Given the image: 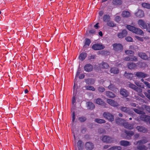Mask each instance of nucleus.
I'll list each match as a JSON object with an SVG mask.
<instances>
[{
	"label": "nucleus",
	"instance_id": "f257e3e1",
	"mask_svg": "<svg viewBox=\"0 0 150 150\" xmlns=\"http://www.w3.org/2000/svg\"><path fill=\"white\" fill-rule=\"evenodd\" d=\"M127 28L129 31L139 35H142L143 34V31L140 29L136 28L134 26L130 25H127Z\"/></svg>",
	"mask_w": 150,
	"mask_h": 150
},
{
	"label": "nucleus",
	"instance_id": "f03ea898",
	"mask_svg": "<svg viewBox=\"0 0 150 150\" xmlns=\"http://www.w3.org/2000/svg\"><path fill=\"white\" fill-rule=\"evenodd\" d=\"M103 117L105 119L108 120L109 121L112 122L114 120V116L108 112H104L103 114Z\"/></svg>",
	"mask_w": 150,
	"mask_h": 150
},
{
	"label": "nucleus",
	"instance_id": "7ed1b4c3",
	"mask_svg": "<svg viewBox=\"0 0 150 150\" xmlns=\"http://www.w3.org/2000/svg\"><path fill=\"white\" fill-rule=\"evenodd\" d=\"M105 47L101 43H96L93 45L92 47V48L94 50H100L104 49Z\"/></svg>",
	"mask_w": 150,
	"mask_h": 150
},
{
	"label": "nucleus",
	"instance_id": "20e7f679",
	"mask_svg": "<svg viewBox=\"0 0 150 150\" xmlns=\"http://www.w3.org/2000/svg\"><path fill=\"white\" fill-rule=\"evenodd\" d=\"M114 50L118 52H121L123 49L122 45L120 44L115 43L113 44Z\"/></svg>",
	"mask_w": 150,
	"mask_h": 150
},
{
	"label": "nucleus",
	"instance_id": "39448f33",
	"mask_svg": "<svg viewBox=\"0 0 150 150\" xmlns=\"http://www.w3.org/2000/svg\"><path fill=\"white\" fill-rule=\"evenodd\" d=\"M124 59L127 61L137 62L138 61V58L134 55H129L125 57Z\"/></svg>",
	"mask_w": 150,
	"mask_h": 150
},
{
	"label": "nucleus",
	"instance_id": "423d86ee",
	"mask_svg": "<svg viewBox=\"0 0 150 150\" xmlns=\"http://www.w3.org/2000/svg\"><path fill=\"white\" fill-rule=\"evenodd\" d=\"M102 140L104 142L106 143H111L113 142V138L107 136H103L102 138Z\"/></svg>",
	"mask_w": 150,
	"mask_h": 150
},
{
	"label": "nucleus",
	"instance_id": "0eeeda50",
	"mask_svg": "<svg viewBox=\"0 0 150 150\" xmlns=\"http://www.w3.org/2000/svg\"><path fill=\"white\" fill-rule=\"evenodd\" d=\"M85 147L86 150H92L94 147L93 143L91 142H87L85 144Z\"/></svg>",
	"mask_w": 150,
	"mask_h": 150
},
{
	"label": "nucleus",
	"instance_id": "6e6552de",
	"mask_svg": "<svg viewBox=\"0 0 150 150\" xmlns=\"http://www.w3.org/2000/svg\"><path fill=\"white\" fill-rule=\"evenodd\" d=\"M125 132L126 134L125 139H131V137L134 134V132L131 131H127L125 130Z\"/></svg>",
	"mask_w": 150,
	"mask_h": 150
},
{
	"label": "nucleus",
	"instance_id": "1a4fd4ad",
	"mask_svg": "<svg viewBox=\"0 0 150 150\" xmlns=\"http://www.w3.org/2000/svg\"><path fill=\"white\" fill-rule=\"evenodd\" d=\"M138 56L142 59L146 60L149 59V57L144 52H139L138 54Z\"/></svg>",
	"mask_w": 150,
	"mask_h": 150
},
{
	"label": "nucleus",
	"instance_id": "9d476101",
	"mask_svg": "<svg viewBox=\"0 0 150 150\" xmlns=\"http://www.w3.org/2000/svg\"><path fill=\"white\" fill-rule=\"evenodd\" d=\"M84 70L87 72L92 71L93 69V66L90 63L86 64L84 67Z\"/></svg>",
	"mask_w": 150,
	"mask_h": 150
},
{
	"label": "nucleus",
	"instance_id": "9b49d317",
	"mask_svg": "<svg viewBox=\"0 0 150 150\" xmlns=\"http://www.w3.org/2000/svg\"><path fill=\"white\" fill-rule=\"evenodd\" d=\"M139 26L142 29H145L147 27V24L142 20H139L138 21Z\"/></svg>",
	"mask_w": 150,
	"mask_h": 150
},
{
	"label": "nucleus",
	"instance_id": "f8f14e48",
	"mask_svg": "<svg viewBox=\"0 0 150 150\" xmlns=\"http://www.w3.org/2000/svg\"><path fill=\"white\" fill-rule=\"evenodd\" d=\"M120 92V94L125 97H128L129 95V93L124 88L121 89Z\"/></svg>",
	"mask_w": 150,
	"mask_h": 150
},
{
	"label": "nucleus",
	"instance_id": "ddd939ff",
	"mask_svg": "<svg viewBox=\"0 0 150 150\" xmlns=\"http://www.w3.org/2000/svg\"><path fill=\"white\" fill-rule=\"evenodd\" d=\"M107 102L108 103L114 107H117L118 105L117 103L111 99H108Z\"/></svg>",
	"mask_w": 150,
	"mask_h": 150
},
{
	"label": "nucleus",
	"instance_id": "4468645a",
	"mask_svg": "<svg viewBox=\"0 0 150 150\" xmlns=\"http://www.w3.org/2000/svg\"><path fill=\"white\" fill-rule=\"evenodd\" d=\"M108 88L114 92L116 93L118 91V89L115 85L112 84H110L108 87Z\"/></svg>",
	"mask_w": 150,
	"mask_h": 150
},
{
	"label": "nucleus",
	"instance_id": "2eb2a0df",
	"mask_svg": "<svg viewBox=\"0 0 150 150\" xmlns=\"http://www.w3.org/2000/svg\"><path fill=\"white\" fill-rule=\"evenodd\" d=\"M135 75L138 78H144L147 76L146 74L142 72H136Z\"/></svg>",
	"mask_w": 150,
	"mask_h": 150
},
{
	"label": "nucleus",
	"instance_id": "dca6fc26",
	"mask_svg": "<svg viewBox=\"0 0 150 150\" xmlns=\"http://www.w3.org/2000/svg\"><path fill=\"white\" fill-rule=\"evenodd\" d=\"M127 30H123L121 32L117 34V36L119 38H123L127 35Z\"/></svg>",
	"mask_w": 150,
	"mask_h": 150
},
{
	"label": "nucleus",
	"instance_id": "f3484780",
	"mask_svg": "<svg viewBox=\"0 0 150 150\" xmlns=\"http://www.w3.org/2000/svg\"><path fill=\"white\" fill-rule=\"evenodd\" d=\"M128 85L130 88L138 92H140L142 91V89L141 88H138L133 84L130 83Z\"/></svg>",
	"mask_w": 150,
	"mask_h": 150
},
{
	"label": "nucleus",
	"instance_id": "a211bd4d",
	"mask_svg": "<svg viewBox=\"0 0 150 150\" xmlns=\"http://www.w3.org/2000/svg\"><path fill=\"white\" fill-rule=\"evenodd\" d=\"M136 128L138 131L140 132L145 133L147 131V128L142 126H137Z\"/></svg>",
	"mask_w": 150,
	"mask_h": 150
},
{
	"label": "nucleus",
	"instance_id": "6ab92c4d",
	"mask_svg": "<svg viewBox=\"0 0 150 150\" xmlns=\"http://www.w3.org/2000/svg\"><path fill=\"white\" fill-rule=\"evenodd\" d=\"M123 126L126 128L129 129H132L134 128V125L129 123L127 122H125L123 124Z\"/></svg>",
	"mask_w": 150,
	"mask_h": 150
},
{
	"label": "nucleus",
	"instance_id": "aec40b11",
	"mask_svg": "<svg viewBox=\"0 0 150 150\" xmlns=\"http://www.w3.org/2000/svg\"><path fill=\"white\" fill-rule=\"evenodd\" d=\"M136 64L133 62H129L127 64V67L130 69H133L136 68Z\"/></svg>",
	"mask_w": 150,
	"mask_h": 150
},
{
	"label": "nucleus",
	"instance_id": "412c9836",
	"mask_svg": "<svg viewBox=\"0 0 150 150\" xmlns=\"http://www.w3.org/2000/svg\"><path fill=\"white\" fill-rule=\"evenodd\" d=\"M135 16L139 18L143 17L144 16V11L142 10H139L135 13Z\"/></svg>",
	"mask_w": 150,
	"mask_h": 150
},
{
	"label": "nucleus",
	"instance_id": "4be33fe9",
	"mask_svg": "<svg viewBox=\"0 0 150 150\" xmlns=\"http://www.w3.org/2000/svg\"><path fill=\"white\" fill-rule=\"evenodd\" d=\"M99 67L102 69H107L109 67L108 64L106 62H102L101 63L99 64Z\"/></svg>",
	"mask_w": 150,
	"mask_h": 150
},
{
	"label": "nucleus",
	"instance_id": "5701e85b",
	"mask_svg": "<svg viewBox=\"0 0 150 150\" xmlns=\"http://www.w3.org/2000/svg\"><path fill=\"white\" fill-rule=\"evenodd\" d=\"M124 76L127 79L131 80L134 77V75L131 73H127L125 72L124 74Z\"/></svg>",
	"mask_w": 150,
	"mask_h": 150
},
{
	"label": "nucleus",
	"instance_id": "b1692460",
	"mask_svg": "<svg viewBox=\"0 0 150 150\" xmlns=\"http://www.w3.org/2000/svg\"><path fill=\"white\" fill-rule=\"evenodd\" d=\"M83 144L82 141L79 140L77 143V146L79 150H82Z\"/></svg>",
	"mask_w": 150,
	"mask_h": 150
},
{
	"label": "nucleus",
	"instance_id": "393cba45",
	"mask_svg": "<svg viewBox=\"0 0 150 150\" xmlns=\"http://www.w3.org/2000/svg\"><path fill=\"white\" fill-rule=\"evenodd\" d=\"M150 118V116L144 114L140 116L141 120L146 122H148Z\"/></svg>",
	"mask_w": 150,
	"mask_h": 150
},
{
	"label": "nucleus",
	"instance_id": "a878e982",
	"mask_svg": "<svg viewBox=\"0 0 150 150\" xmlns=\"http://www.w3.org/2000/svg\"><path fill=\"white\" fill-rule=\"evenodd\" d=\"M85 42L83 45V47L86 48L88 47L91 42V40L88 38H86L85 40Z\"/></svg>",
	"mask_w": 150,
	"mask_h": 150
},
{
	"label": "nucleus",
	"instance_id": "bb28decb",
	"mask_svg": "<svg viewBox=\"0 0 150 150\" xmlns=\"http://www.w3.org/2000/svg\"><path fill=\"white\" fill-rule=\"evenodd\" d=\"M148 142V140L146 138H144V139H142L137 141L136 144H138L139 145L144 144Z\"/></svg>",
	"mask_w": 150,
	"mask_h": 150
},
{
	"label": "nucleus",
	"instance_id": "cd10ccee",
	"mask_svg": "<svg viewBox=\"0 0 150 150\" xmlns=\"http://www.w3.org/2000/svg\"><path fill=\"white\" fill-rule=\"evenodd\" d=\"M85 82L87 84L91 85L94 83L95 81L93 79L89 78L85 79Z\"/></svg>",
	"mask_w": 150,
	"mask_h": 150
},
{
	"label": "nucleus",
	"instance_id": "c85d7f7f",
	"mask_svg": "<svg viewBox=\"0 0 150 150\" xmlns=\"http://www.w3.org/2000/svg\"><path fill=\"white\" fill-rule=\"evenodd\" d=\"M87 54L85 52L81 53L79 56V59L81 61H83L87 57Z\"/></svg>",
	"mask_w": 150,
	"mask_h": 150
},
{
	"label": "nucleus",
	"instance_id": "c756f323",
	"mask_svg": "<svg viewBox=\"0 0 150 150\" xmlns=\"http://www.w3.org/2000/svg\"><path fill=\"white\" fill-rule=\"evenodd\" d=\"M106 95L108 97L110 98H113L115 97V96L114 94L110 91H106Z\"/></svg>",
	"mask_w": 150,
	"mask_h": 150
},
{
	"label": "nucleus",
	"instance_id": "7c9ffc66",
	"mask_svg": "<svg viewBox=\"0 0 150 150\" xmlns=\"http://www.w3.org/2000/svg\"><path fill=\"white\" fill-rule=\"evenodd\" d=\"M120 143L121 145L125 146H127L130 145L129 142L127 141L122 140Z\"/></svg>",
	"mask_w": 150,
	"mask_h": 150
},
{
	"label": "nucleus",
	"instance_id": "2f4dec72",
	"mask_svg": "<svg viewBox=\"0 0 150 150\" xmlns=\"http://www.w3.org/2000/svg\"><path fill=\"white\" fill-rule=\"evenodd\" d=\"M110 71L111 73L116 74L119 73V71L117 68L113 67L111 68Z\"/></svg>",
	"mask_w": 150,
	"mask_h": 150
},
{
	"label": "nucleus",
	"instance_id": "473e14b6",
	"mask_svg": "<svg viewBox=\"0 0 150 150\" xmlns=\"http://www.w3.org/2000/svg\"><path fill=\"white\" fill-rule=\"evenodd\" d=\"M130 13L128 11H124L122 12V16L123 17L127 18L130 16Z\"/></svg>",
	"mask_w": 150,
	"mask_h": 150
},
{
	"label": "nucleus",
	"instance_id": "72a5a7b5",
	"mask_svg": "<svg viewBox=\"0 0 150 150\" xmlns=\"http://www.w3.org/2000/svg\"><path fill=\"white\" fill-rule=\"evenodd\" d=\"M88 108V109L93 110L95 106L94 104L91 102H88L87 103Z\"/></svg>",
	"mask_w": 150,
	"mask_h": 150
},
{
	"label": "nucleus",
	"instance_id": "f704fd0d",
	"mask_svg": "<svg viewBox=\"0 0 150 150\" xmlns=\"http://www.w3.org/2000/svg\"><path fill=\"white\" fill-rule=\"evenodd\" d=\"M96 103L99 105H104L105 104V102L103 100L100 98H98L96 100Z\"/></svg>",
	"mask_w": 150,
	"mask_h": 150
},
{
	"label": "nucleus",
	"instance_id": "c9c22d12",
	"mask_svg": "<svg viewBox=\"0 0 150 150\" xmlns=\"http://www.w3.org/2000/svg\"><path fill=\"white\" fill-rule=\"evenodd\" d=\"M137 148L139 150H147L148 149V148L144 145L138 146Z\"/></svg>",
	"mask_w": 150,
	"mask_h": 150
},
{
	"label": "nucleus",
	"instance_id": "e433bc0d",
	"mask_svg": "<svg viewBox=\"0 0 150 150\" xmlns=\"http://www.w3.org/2000/svg\"><path fill=\"white\" fill-rule=\"evenodd\" d=\"M112 3L114 5H119L122 4V1L121 0H113Z\"/></svg>",
	"mask_w": 150,
	"mask_h": 150
},
{
	"label": "nucleus",
	"instance_id": "4c0bfd02",
	"mask_svg": "<svg viewBox=\"0 0 150 150\" xmlns=\"http://www.w3.org/2000/svg\"><path fill=\"white\" fill-rule=\"evenodd\" d=\"M124 120L120 118H118L116 120V123L117 124L120 125H123V124L124 123Z\"/></svg>",
	"mask_w": 150,
	"mask_h": 150
},
{
	"label": "nucleus",
	"instance_id": "58836bf2",
	"mask_svg": "<svg viewBox=\"0 0 150 150\" xmlns=\"http://www.w3.org/2000/svg\"><path fill=\"white\" fill-rule=\"evenodd\" d=\"M133 110L136 113L141 115H143L145 114V112L142 110H141L137 108H133Z\"/></svg>",
	"mask_w": 150,
	"mask_h": 150
},
{
	"label": "nucleus",
	"instance_id": "ea45409f",
	"mask_svg": "<svg viewBox=\"0 0 150 150\" xmlns=\"http://www.w3.org/2000/svg\"><path fill=\"white\" fill-rule=\"evenodd\" d=\"M110 19V17L109 15H105L103 17V21L104 22H108Z\"/></svg>",
	"mask_w": 150,
	"mask_h": 150
},
{
	"label": "nucleus",
	"instance_id": "a19ab883",
	"mask_svg": "<svg viewBox=\"0 0 150 150\" xmlns=\"http://www.w3.org/2000/svg\"><path fill=\"white\" fill-rule=\"evenodd\" d=\"M121 149L120 146H114L109 148L108 150H121Z\"/></svg>",
	"mask_w": 150,
	"mask_h": 150
},
{
	"label": "nucleus",
	"instance_id": "79ce46f5",
	"mask_svg": "<svg viewBox=\"0 0 150 150\" xmlns=\"http://www.w3.org/2000/svg\"><path fill=\"white\" fill-rule=\"evenodd\" d=\"M142 6L144 8L147 9H150V4L146 3H144L142 4Z\"/></svg>",
	"mask_w": 150,
	"mask_h": 150
},
{
	"label": "nucleus",
	"instance_id": "37998d69",
	"mask_svg": "<svg viewBox=\"0 0 150 150\" xmlns=\"http://www.w3.org/2000/svg\"><path fill=\"white\" fill-rule=\"evenodd\" d=\"M95 121L98 123H104L105 122V121L100 119L97 118L95 119Z\"/></svg>",
	"mask_w": 150,
	"mask_h": 150
},
{
	"label": "nucleus",
	"instance_id": "c03bdc74",
	"mask_svg": "<svg viewBox=\"0 0 150 150\" xmlns=\"http://www.w3.org/2000/svg\"><path fill=\"white\" fill-rule=\"evenodd\" d=\"M86 89L87 90L92 91H95V88L93 86H87L86 87Z\"/></svg>",
	"mask_w": 150,
	"mask_h": 150
},
{
	"label": "nucleus",
	"instance_id": "a18cd8bd",
	"mask_svg": "<svg viewBox=\"0 0 150 150\" xmlns=\"http://www.w3.org/2000/svg\"><path fill=\"white\" fill-rule=\"evenodd\" d=\"M107 25H108L112 27H114L115 25V23L112 21H110L109 22H108L107 23Z\"/></svg>",
	"mask_w": 150,
	"mask_h": 150
},
{
	"label": "nucleus",
	"instance_id": "49530a36",
	"mask_svg": "<svg viewBox=\"0 0 150 150\" xmlns=\"http://www.w3.org/2000/svg\"><path fill=\"white\" fill-rule=\"evenodd\" d=\"M77 77H75V78L74 79V86H73V91L74 92L75 91H76V90L75 89V87L76 86V85L77 86Z\"/></svg>",
	"mask_w": 150,
	"mask_h": 150
},
{
	"label": "nucleus",
	"instance_id": "de8ad7c7",
	"mask_svg": "<svg viewBox=\"0 0 150 150\" xmlns=\"http://www.w3.org/2000/svg\"><path fill=\"white\" fill-rule=\"evenodd\" d=\"M125 53L127 55L134 54V52L133 51L131 50H126L125 51Z\"/></svg>",
	"mask_w": 150,
	"mask_h": 150
},
{
	"label": "nucleus",
	"instance_id": "09e8293b",
	"mask_svg": "<svg viewBox=\"0 0 150 150\" xmlns=\"http://www.w3.org/2000/svg\"><path fill=\"white\" fill-rule=\"evenodd\" d=\"M79 120L81 122H83L86 120V118L84 116H82L79 118Z\"/></svg>",
	"mask_w": 150,
	"mask_h": 150
},
{
	"label": "nucleus",
	"instance_id": "8fccbe9b",
	"mask_svg": "<svg viewBox=\"0 0 150 150\" xmlns=\"http://www.w3.org/2000/svg\"><path fill=\"white\" fill-rule=\"evenodd\" d=\"M98 90L100 92H104L105 90V88L102 86H100L98 87Z\"/></svg>",
	"mask_w": 150,
	"mask_h": 150
},
{
	"label": "nucleus",
	"instance_id": "3c124183",
	"mask_svg": "<svg viewBox=\"0 0 150 150\" xmlns=\"http://www.w3.org/2000/svg\"><path fill=\"white\" fill-rule=\"evenodd\" d=\"M125 39L126 40L129 42H133V39L130 36H127L125 38Z\"/></svg>",
	"mask_w": 150,
	"mask_h": 150
},
{
	"label": "nucleus",
	"instance_id": "603ef678",
	"mask_svg": "<svg viewBox=\"0 0 150 150\" xmlns=\"http://www.w3.org/2000/svg\"><path fill=\"white\" fill-rule=\"evenodd\" d=\"M121 110L122 111L125 112H128V108L126 107H122L121 108Z\"/></svg>",
	"mask_w": 150,
	"mask_h": 150
},
{
	"label": "nucleus",
	"instance_id": "864d4df0",
	"mask_svg": "<svg viewBox=\"0 0 150 150\" xmlns=\"http://www.w3.org/2000/svg\"><path fill=\"white\" fill-rule=\"evenodd\" d=\"M121 17L119 16H117L115 17V20L117 22H119L121 20Z\"/></svg>",
	"mask_w": 150,
	"mask_h": 150
},
{
	"label": "nucleus",
	"instance_id": "5fc2aeb1",
	"mask_svg": "<svg viewBox=\"0 0 150 150\" xmlns=\"http://www.w3.org/2000/svg\"><path fill=\"white\" fill-rule=\"evenodd\" d=\"M72 122L73 123L74 122L75 119V113L74 111H73L72 114Z\"/></svg>",
	"mask_w": 150,
	"mask_h": 150
},
{
	"label": "nucleus",
	"instance_id": "6e6d98bb",
	"mask_svg": "<svg viewBox=\"0 0 150 150\" xmlns=\"http://www.w3.org/2000/svg\"><path fill=\"white\" fill-rule=\"evenodd\" d=\"M146 97L150 100V90L147 91V93L145 94Z\"/></svg>",
	"mask_w": 150,
	"mask_h": 150
},
{
	"label": "nucleus",
	"instance_id": "4d7b16f0",
	"mask_svg": "<svg viewBox=\"0 0 150 150\" xmlns=\"http://www.w3.org/2000/svg\"><path fill=\"white\" fill-rule=\"evenodd\" d=\"M135 38L139 40V41L142 42H143L144 41V39L138 36H136Z\"/></svg>",
	"mask_w": 150,
	"mask_h": 150
},
{
	"label": "nucleus",
	"instance_id": "13d9d810",
	"mask_svg": "<svg viewBox=\"0 0 150 150\" xmlns=\"http://www.w3.org/2000/svg\"><path fill=\"white\" fill-rule=\"evenodd\" d=\"M147 31L150 33V24H148L147 25V27L145 28Z\"/></svg>",
	"mask_w": 150,
	"mask_h": 150
},
{
	"label": "nucleus",
	"instance_id": "bf43d9fd",
	"mask_svg": "<svg viewBox=\"0 0 150 150\" xmlns=\"http://www.w3.org/2000/svg\"><path fill=\"white\" fill-rule=\"evenodd\" d=\"M144 84H145L147 88H150V83H149L147 81H144Z\"/></svg>",
	"mask_w": 150,
	"mask_h": 150
},
{
	"label": "nucleus",
	"instance_id": "052dcab7",
	"mask_svg": "<svg viewBox=\"0 0 150 150\" xmlns=\"http://www.w3.org/2000/svg\"><path fill=\"white\" fill-rule=\"evenodd\" d=\"M134 83L137 86L139 87L141 86V83L139 81H135Z\"/></svg>",
	"mask_w": 150,
	"mask_h": 150
},
{
	"label": "nucleus",
	"instance_id": "680f3d73",
	"mask_svg": "<svg viewBox=\"0 0 150 150\" xmlns=\"http://www.w3.org/2000/svg\"><path fill=\"white\" fill-rule=\"evenodd\" d=\"M105 132V129H99L98 130V132L100 133V134L102 133H103Z\"/></svg>",
	"mask_w": 150,
	"mask_h": 150
},
{
	"label": "nucleus",
	"instance_id": "e2e57ef3",
	"mask_svg": "<svg viewBox=\"0 0 150 150\" xmlns=\"http://www.w3.org/2000/svg\"><path fill=\"white\" fill-rule=\"evenodd\" d=\"M85 76V75L84 74H81L79 76V78L80 79H82L84 78Z\"/></svg>",
	"mask_w": 150,
	"mask_h": 150
},
{
	"label": "nucleus",
	"instance_id": "0e129e2a",
	"mask_svg": "<svg viewBox=\"0 0 150 150\" xmlns=\"http://www.w3.org/2000/svg\"><path fill=\"white\" fill-rule=\"evenodd\" d=\"M76 102V98L75 96H74L72 99V104H74Z\"/></svg>",
	"mask_w": 150,
	"mask_h": 150
},
{
	"label": "nucleus",
	"instance_id": "69168bd1",
	"mask_svg": "<svg viewBox=\"0 0 150 150\" xmlns=\"http://www.w3.org/2000/svg\"><path fill=\"white\" fill-rule=\"evenodd\" d=\"M89 33L91 34H94L95 33V30L94 29L91 30L89 31Z\"/></svg>",
	"mask_w": 150,
	"mask_h": 150
},
{
	"label": "nucleus",
	"instance_id": "338daca9",
	"mask_svg": "<svg viewBox=\"0 0 150 150\" xmlns=\"http://www.w3.org/2000/svg\"><path fill=\"white\" fill-rule=\"evenodd\" d=\"M95 58V55H91L90 57V59H94Z\"/></svg>",
	"mask_w": 150,
	"mask_h": 150
},
{
	"label": "nucleus",
	"instance_id": "774afa93",
	"mask_svg": "<svg viewBox=\"0 0 150 150\" xmlns=\"http://www.w3.org/2000/svg\"><path fill=\"white\" fill-rule=\"evenodd\" d=\"M98 23H97L94 25V27L96 29H98V28L99 27L98 26Z\"/></svg>",
	"mask_w": 150,
	"mask_h": 150
}]
</instances>
